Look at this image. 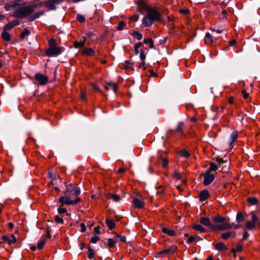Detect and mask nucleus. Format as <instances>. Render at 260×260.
<instances>
[{"instance_id": "4", "label": "nucleus", "mask_w": 260, "mask_h": 260, "mask_svg": "<svg viewBox=\"0 0 260 260\" xmlns=\"http://www.w3.org/2000/svg\"><path fill=\"white\" fill-rule=\"evenodd\" d=\"M250 215H251V220L248 221L246 222L245 225L247 229L252 230L254 228L256 222H257V225L260 226V220H258V218L255 215V213L253 211H251L250 212Z\"/></svg>"}, {"instance_id": "63", "label": "nucleus", "mask_w": 260, "mask_h": 260, "mask_svg": "<svg viewBox=\"0 0 260 260\" xmlns=\"http://www.w3.org/2000/svg\"><path fill=\"white\" fill-rule=\"evenodd\" d=\"M242 249L243 247L241 245H238L235 250L238 252H240L242 250Z\"/></svg>"}, {"instance_id": "34", "label": "nucleus", "mask_w": 260, "mask_h": 260, "mask_svg": "<svg viewBox=\"0 0 260 260\" xmlns=\"http://www.w3.org/2000/svg\"><path fill=\"white\" fill-rule=\"evenodd\" d=\"M247 201L252 205L256 204L258 202V200L256 198H249L247 199Z\"/></svg>"}, {"instance_id": "31", "label": "nucleus", "mask_w": 260, "mask_h": 260, "mask_svg": "<svg viewBox=\"0 0 260 260\" xmlns=\"http://www.w3.org/2000/svg\"><path fill=\"white\" fill-rule=\"evenodd\" d=\"M184 127V124L182 122H179L178 125L175 130L176 132L182 134L183 133V129Z\"/></svg>"}, {"instance_id": "46", "label": "nucleus", "mask_w": 260, "mask_h": 260, "mask_svg": "<svg viewBox=\"0 0 260 260\" xmlns=\"http://www.w3.org/2000/svg\"><path fill=\"white\" fill-rule=\"evenodd\" d=\"M77 20L80 22H83L85 21V17L82 15L78 14L76 17Z\"/></svg>"}, {"instance_id": "11", "label": "nucleus", "mask_w": 260, "mask_h": 260, "mask_svg": "<svg viewBox=\"0 0 260 260\" xmlns=\"http://www.w3.org/2000/svg\"><path fill=\"white\" fill-rule=\"evenodd\" d=\"M133 203L135 208L142 209L145 206V203L137 198H134Z\"/></svg>"}, {"instance_id": "47", "label": "nucleus", "mask_w": 260, "mask_h": 260, "mask_svg": "<svg viewBox=\"0 0 260 260\" xmlns=\"http://www.w3.org/2000/svg\"><path fill=\"white\" fill-rule=\"evenodd\" d=\"M169 163L168 160L166 158H163L161 159V166L163 168L166 167Z\"/></svg>"}, {"instance_id": "15", "label": "nucleus", "mask_w": 260, "mask_h": 260, "mask_svg": "<svg viewBox=\"0 0 260 260\" xmlns=\"http://www.w3.org/2000/svg\"><path fill=\"white\" fill-rule=\"evenodd\" d=\"M238 138L237 131H234L231 134L230 138V141L228 142V145L231 147L233 143H234Z\"/></svg>"}, {"instance_id": "5", "label": "nucleus", "mask_w": 260, "mask_h": 260, "mask_svg": "<svg viewBox=\"0 0 260 260\" xmlns=\"http://www.w3.org/2000/svg\"><path fill=\"white\" fill-rule=\"evenodd\" d=\"M63 51V49L60 47H49L45 50V53L48 56H57Z\"/></svg>"}, {"instance_id": "25", "label": "nucleus", "mask_w": 260, "mask_h": 260, "mask_svg": "<svg viewBox=\"0 0 260 260\" xmlns=\"http://www.w3.org/2000/svg\"><path fill=\"white\" fill-rule=\"evenodd\" d=\"M106 223L110 230H112L115 228V224L113 220L111 219H107L106 220Z\"/></svg>"}, {"instance_id": "45", "label": "nucleus", "mask_w": 260, "mask_h": 260, "mask_svg": "<svg viewBox=\"0 0 260 260\" xmlns=\"http://www.w3.org/2000/svg\"><path fill=\"white\" fill-rule=\"evenodd\" d=\"M124 25L125 22L124 21L119 22V23L118 24L117 29L119 30H122L123 29Z\"/></svg>"}, {"instance_id": "6", "label": "nucleus", "mask_w": 260, "mask_h": 260, "mask_svg": "<svg viewBox=\"0 0 260 260\" xmlns=\"http://www.w3.org/2000/svg\"><path fill=\"white\" fill-rule=\"evenodd\" d=\"M204 176L203 183L204 185H208L213 181L215 177L214 174H211L209 171H206L205 173L202 174Z\"/></svg>"}, {"instance_id": "58", "label": "nucleus", "mask_w": 260, "mask_h": 260, "mask_svg": "<svg viewBox=\"0 0 260 260\" xmlns=\"http://www.w3.org/2000/svg\"><path fill=\"white\" fill-rule=\"evenodd\" d=\"M145 62L144 60H142V62L139 65L138 68H143V70H145L146 69V67H145Z\"/></svg>"}, {"instance_id": "21", "label": "nucleus", "mask_w": 260, "mask_h": 260, "mask_svg": "<svg viewBox=\"0 0 260 260\" xmlns=\"http://www.w3.org/2000/svg\"><path fill=\"white\" fill-rule=\"evenodd\" d=\"M205 41L207 44H211L213 42V39L209 32H207L205 37Z\"/></svg>"}, {"instance_id": "22", "label": "nucleus", "mask_w": 260, "mask_h": 260, "mask_svg": "<svg viewBox=\"0 0 260 260\" xmlns=\"http://www.w3.org/2000/svg\"><path fill=\"white\" fill-rule=\"evenodd\" d=\"M225 218L219 215L213 217V220L215 223H221L225 221Z\"/></svg>"}, {"instance_id": "62", "label": "nucleus", "mask_w": 260, "mask_h": 260, "mask_svg": "<svg viewBox=\"0 0 260 260\" xmlns=\"http://www.w3.org/2000/svg\"><path fill=\"white\" fill-rule=\"evenodd\" d=\"M194 237L192 236H190L189 237V238L187 239V242L191 243V242H193L194 241Z\"/></svg>"}, {"instance_id": "41", "label": "nucleus", "mask_w": 260, "mask_h": 260, "mask_svg": "<svg viewBox=\"0 0 260 260\" xmlns=\"http://www.w3.org/2000/svg\"><path fill=\"white\" fill-rule=\"evenodd\" d=\"M110 199H112L115 202H118L120 199V197L119 196L114 194H111Z\"/></svg>"}, {"instance_id": "7", "label": "nucleus", "mask_w": 260, "mask_h": 260, "mask_svg": "<svg viewBox=\"0 0 260 260\" xmlns=\"http://www.w3.org/2000/svg\"><path fill=\"white\" fill-rule=\"evenodd\" d=\"M34 78L40 85H44L48 82V77L41 73L36 74Z\"/></svg>"}, {"instance_id": "26", "label": "nucleus", "mask_w": 260, "mask_h": 260, "mask_svg": "<svg viewBox=\"0 0 260 260\" xmlns=\"http://www.w3.org/2000/svg\"><path fill=\"white\" fill-rule=\"evenodd\" d=\"M86 39L84 38L83 41H76L74 44V47L76 48H79L83 47L85 42Z\"/></svg>"}, {"instance_id": "54", "label": "nucleus", "mask_w": 260, "mask_h": 260, "mask_svg": "<svg viewBox=\"0 0 260 260\" xmlns=\"http://www.w3.org/2000/svg\"><path fill=\"white\" fill-rule=\"evenodd\" d=\"M242 94H243V97L244 99H247L249 96V93H248L245 90H243L242 91Z\"/></svg>"}, {"instance_id": "53", "label": "nucleus", "mask_w": 260, "mask_h": 260, "mask_svg": "<svg viewBox=\"0 0 260 260\" xmlns=\"http://www.w3.org/2000/svg\"><path fill=\"white\" fill-rule=\"evenodd\" d=\"M57 211L60 214H63L67 212V210L66 208H58L57 209Z\"/></svg>"}, {"instance_id": "44", "label": "nucleus", "mask_w": 260, "mask_h": 260, "mask_svg": "<svg viewBox=\"0 0 260 260\" xmlns=\"http://www.w3.org/2000/svg\"><path fill=\"white\" fill-rule=\"evenodd\" d=\"M209 226L211 230L214 231H216L219 230V225H215L210 223V225H209Z\"/></svg>"}, {"instance_id": "9", "label": "nucleus", "mask_w": 260, "mask_h": 260, "mask_svg": "<svg viewBox=\"0 0 260 260\" xmlns=\"http://www.w3.org/2000/svg\"><path fill=\"white\" fill-rule=\"evenodd\" d=\"M105 89L107 91L112 90L115 93L118 90V85L116 83L109 82L104 85Z\"/></svg>"}, {"instance_id": "29", "label": "nucleus", "mask_w": 260, "mask_h": 260, "mask_svg": "<svg viewBox=\"0 0 260 260\" xmlns=\"http://www.w3.org/2000/svg\"><path fill=\"white\" fill-rule=\"evenodd\" d=\"M231 236H232L233 237H235V232H228L225 233H223L221 235V237L224 239H227L229 237H230Z\"/></svg>"}, {"instance_id": "33", "label": "nucleus", "mask_w": 260, "mask_h": 260, "mask_svg": "<svg viewBox=\"0 0 260 260\" xmlns=\"http://www.w3.org/2000/svg\"><path fill=\"white\" fill-rule=\"evenodd\" d=\"M236 220L238 223L242 222L244 220V217L242 213H238L236 216Z\"/></svg>"}, {"instance_id": "19", "label": "nucleus", "mask_w": 260, "mask_h": 260, "mask_svg": "<svg viewBox=\"0 0 260 260\" xmlns=\"http://www.w3.org/2000/svg\"><path fill=\"white\" fill-rule=\"evenodd\" d=\"M192 228L200 233H205L206 232V229L199 224H194Z\"/></svg>"}, {"instance_id": "20", "label": "nucleus", "mask_w": 260, "mask_h": 260, "mask_svg": "<svg viewBox=\"0 0 260 260\" xmlns=\"http://www.w3.org/2000/svg\"><path fill=\"white\" fill-rule=\"evenodd\" d=\"M199 222L205 225V226H209L210 225V220L209 218L207 217H202L200 218Z\"/></svg>"}, {"instance_id": "3", "label": "nucleus", "mask_w": 260, "mask_h": 260, "mask_svg": "<svg viewBox=\"0 0 260 260\" xmlns=\"http://www.w3.org/2000/svg\"><path fill=\"white\" fill-rule=\"evenodd\" d=\"M35 7L36 6L34 5L21 7L16 10L12 16L18 18L25 17L34 11Z\"/></svg>"}, {"instance_id": "32", "label": "nucleus", "mask_w": 260, "mask_h": 260, "mask_svg": "<svg viewBox=\"0 0 260 260\" xmlns=\"http://www.w3.org/2000/svg\"><path fill=\"white\" fill-rule=\"evenodd\" d=\"M88 254L87 255V257L90 259H92L94 256V249L92 248L91 247H88Z\"/></svg>"}, {"instance_id": "14", "label": "nucleus", "mask_w": 260, "mask_h": 260, "mask_svg": "<svg viewBox=\"0 0 260 260\" xmlns=\"http://www.w3.org/2000/svg\"><path fill=\"white\" fill-rule=\"evenodd\" d=\"M44 5L48 8L49 10H54L55 7L54 5L55 2L54 0H47L44 2Z\"/></svg>"}, {"instance_id": "23", "label": "nucleus", "mask_w": 260, "mask_h": 260, "mask_svg": "<svg viewBox=\"0 0 260 260\" xmlns=\"http://www.w3.org/2000/svg\"><path fill=\"white\" fill-rule=\"evenodd\" d=\"M162 232L171 236H174L176 235V232L174 231L168 229L166 228H163L162 229Z\"/></svg>"}, {"instance_id": "39", "label": "nucleus", "mask_w": 260, "mask_h": 260, "mask_svg": "<svg viewBox=\"0 0 260 260\" xmlns=\"http://www.w3.org/2000/svg\"><path fill=\"white\" fill-rule=\"evenodd\" d=\"M116 242L117 241L114 240L113 239L109 238L108 239V242L107 245L109 246V247L112 248V247H114L115 244L116 243Z\"/></svg>"}, {"instance_id": "64", "label": "nucleus", "mask_w": 260, "mask_h": 260, "mask_svg": "<svg viewBox=\"0 0 260 260\" xmlns=\"http://www.w3.org/2000/svg\"><path fill=\"white\" fill-rule=\"evenodd\" d=\"M149 72H150V75H151L152 77H157V74H156V73L155 72H154L153 70H150Z\"/></svg>"}, {"instance_id": "59", "label": "nucleus", "mask_w": 260, "mask_h": 260, "mask_svg": "<svg viewBox=\"0 0 260 260\" xmlns=\"http://www.w3.org/2000/svg\"><path fill=\"white\" fill-rule=\"evenodd\" d=\"M81 226V232H85L86 231V226L84 223H82L80 224Z\"/></svg>"}, {"instance_id": "8", "label": "nucleus", "mask_w": 260, "mask_h": 260, "mask_svg": "<svg viewBox=\"0 0 260 260\" xmlns=\"http://www.w3.org/2000/svg\"><path fill=\"white\" fill-rule=\"evenodd\" d=\"M177 249V246L175 245H173L170 248L162 250L159 251L158 254H173Z\"/></svg>"}, {"instance_id": "49", "label": "nucleus", "mask_w": 260, "mask_h": 260, "mask_svg": "<svg viewBox=\"0 0 260 260\" xmlns=\"http://www.w3.org/2000/svg\"><path fill=\"white\" fill-rule=\"evenodd\" d=\"M210 29L212 31H215V32H216L217 33H218V34L221 33L224 30V28H219V29H215V28H213L212 27L210 28Z\"/></svg>"}, {"instance_id": "52", "label": "nucleus", "mask_w": 260, "mask_h": 260, "mask_svg": "<svg viewBox=\"0 0 260 260\" xmlns=\"http://www.w3.org/2000/svg\"><path fill=\"white\" fill-rule=\"evenodd\" d=\"M139 19V15H135L129 18L130 21H137Z\"/></svg>"}, {"instance_id": "55", "label": "nucleus", "mask_w": 260, "mask_h": 260, "mask_svg": "<svg viewBox=\"0 0 260 260\" xmlns=\"http://www.w3.org/2000/svg\"><path fill=\"white\" fill-rule=\"evenodd\" d=\"M116 236L120 239L121 242H125L126 241V237L124 236L116 234Z\"/></svg>"}, {"instance_id": "37", "label": "nucleus", "mask_w": 260, "mask_h": 260, "mask_svg": "<svg viewBox=\"0 0 260 260\" xmlns=\"http://www.w3.org/2000/svg\"><path fill=\"white\" fill-rule=\"evenodd\" d=\"M133 36L138 40H141L142 39V35L137 31L133 32Z\"/></svg>"}, {"instance_id": "1", "label": "nucleus", "mask_w": 260, "mask_h": 260, "mask_svg": "<svg viewBox=\"0 0 260 260\" xmlns=\"http://www.w3.org/2000/svg\"><path fill=\"white\" fill-rule=\"evenodd\" d=\"M64 196L59 199V202L62 205H75L81 201L78 196L80 194V190L76 184H69L66 185Z\"/></svg>"}, {"instance_id": "30", "label": "nucleus", "mask_w": 260, "mask_h": 260, "mask_svg": "<svg viewBox=\"0 0 260 260\" xmlns=\"http://www.w3.org/2000/svg\"><path fill=\"white\" fill-rule=\"evenodd\" d=\"M2 37L6 41H10L11 40L10 35L7 31H4L2 34Z\"/></svg>"}, {"instance_id": "16", "label": "nucleus", "mask_w": 260, "mask_h": 260, "mask_svg": "<svg viewBox=\"0 0 260 260\" xmlns=\"http://www.w3.org/2000/svg\"><path fill=\"white\" fill-rule=\"evenodd\" d=\"M219 230L224 231L232 228V225L230 224L229 221H226L225 220L221 224L219 225Z\"/></svg>"}, {"instance_id": "48", "label": "nucleus", "mask_w": 260, "mask_h": 260, "mask_svg": "<svg viewBox=\"0 0 260 260\" xmlns=\"http://www.w3.org/2000/svg\"><path fill=\"white\" fill-rule=\"evenodd\" d=\"M140 57L142 60H144L146 58V55L145 54V50H144L143 49H142L140 50Z\"/></svg>"}, {"instance_id": "28", "label": "nucleus", "mask_w": 260, "mask_h": 260, "mask_svg": "<svg viewBox=\"0 0 260 260\" xmlns=\"http://www.w3.org/2000/svg\"><path fill=\"white\" fill-rule=\"evenodd\" d=\"M124 68L126 70H133V64L128 60L125 61L124 63Z\"/></svg>"}, {"instance_id": "36", "label": "nucleus", "mask_w": 260, "mask_h": 260, "mask_svg": "<svg viewBox=\"0 0 260 260\" xmlns=\"http://www.w3.org/2000/svg\"><path fill=\"white\" fill-rule=\"evenodd\" d=\"M145 44H148L150 48H153V41L151 39H145L144 40Z\"/></svg>"}, {"instance_id": "56", "label": "nucleus", "mask_w": 260, "mask_h": 260, "mask_svg": "<svg viewBox=\"0 0 260 260\" xmlns=\"http://www.w3.org/2000/svg\"><path fill=\"white\" fill-rule=\"evenodd\" d=\"M100 229H101V226L98 225L96 227H95L94 228V232L95 234H100L101 232H100Z\"/></svg>"}, {"instance_id": "57", "label": "nucleus", "mask_w": 260, "mask_h": 260, "mask_svg": "<svg viewBox=\"0 0 260 260\" xmlns=\"http://www.w3.org/2000/svg\"><path fill=\"white\" fill-rule=\"evenodd\" d=\"M91 85L92 87V88L94 89L95 91H98V92L101 91L100 89L95 84L92 83L91 84Z\"/></svg>"}, {"instance_id": "13", "label": "nucleus", "mask_w": 260, "mask_h": 260, "mask_svg": "<svg viewBox=\"0 0 260 260\" xmlns=\"http://www.w3.org/2000/svg\"><path fill=\"white\" fill-rule=\"evenodd\" d=\"M209 196V193L208 190H204L201 191L199 196L200 200L201 201H204L207 200Z\"/></svg>"}, {"instance_id": "17", "label": "nucleus", "mask_w": 260, "mask_h": 260, "mask_svg": "<svg viewBox=\"0 0 260 260\" xmlns=\"http://www.w3.org/2000/svg\"><path fill=\"white\" fill-rule=\"evenodd\" d=\"M215 249L218 251H225L227 247L222 242H219L215 245Z\"/></svg>"}, {"instance_id": "51", "label": "nucleus", "mask_w": 260, "mask_h": 260, "mask_svg": "<svg viewBox=\"0 0 260 260\" xmlns=\"http://www.w3.org/2000/svg\"><path fill=\"white\" fill-rule=\"evenodd\" d=\"M100 239V238L99 236L93 237L91 239V242L92 243H95L97 241H99Z\"/></svg>"}, {"instance_id": "50", "label": "nucleus", "mask_w": 260, "mask_h": 260, "mask_svg": "<svg viewBox=\"0 0 260 260\" xmlns=\"http://www.w3.org/2000/svg\"><path fill=\"white\" fill-rule=\"evenodd\" d=\"M173 177L174 178L176 179L177 180H179L181 179V175L180 173L178 172H175L173 175Z\"/></svg>"}, {"instance_id": "24", "label": "nucleus", "mask_w": 260, "mask_h": 260, "mask_svg": "<svg viewBox=\"0 0 260 260\" xmlns=\"http://www.w3.org/2000/svg\"><path fill=\"white\" fill-rule=\"evenodd\" d=\"M46 236H44L38 242L37 247L39 249H41L43 247L45 243H46Z\"/></svg>"}, {"instance_id": "18", "label": "nucleus", "mask_w": 260, "mask_h": 260, "mask_svg": "<svg viewBox=\"0 0 260 260\" xmlns=\"http://www.w3.org/2000/svg\"><path fill=\"white\" fill-rule=\"evenodd\" d=\"M19 24L18 20H14L5 25V29H10Z\"/></svg>"}, {"instance_id": "61", "label": "nucleus", "mask_w": 260, "mask_h": 260, "mask_svg": "<svg viewBox=\"0 0 260 260\" xmlns=\"http://www.w3.org/2000/svg\"><path fill=\"white\" fill-rule=\"evenodd\" d=\"M249 237V234L247 232H244L243 236V240H246Z\"/></svg>"}, {"instance_id": "2", "label": "nucleus", "mask_w": 260, "mask_h": 260, "mask_svg": "<svg viewBox=\"0 0 260 260\" xmlns=\"http://www.w3.org/2000/svg\"><path fill=\"white\" fill-rule=\"evenodd\" d=\"M162 15L156 9L151 7L143 19V24L146 27L150 26L154 22L161 21Z\"/></svg>"}, {"instance_id": "12", "label": "nucleus", "mask_w": 260, "mask_h": 260, "mask_svg": "<svg viewBox=\"0 0 260 260\" xmlns=\"http://www.w3.org/2000/svg\"><path fill=\"white\" fill-rule=\"evenodd\" d=\"M151 7L146 4L144 2H140L138 5V8L140 11H144L147 12Z\"/></svg>"}, {"instance_id": "38", "label": "nucleus", "mask_w": 260, "mask_h": 260, "mask_svg": "<svg viewBox=\"0 0 260 260\" xmlns=\"http://www.w3.org/2000/svg\"><path fill=\"white\" fill-rule=\"evenodd\" d=\"M29 34L30 31L27 28H25L23 29L20 37L21 38H24L26 36H28Z\"/></svg>"}, {"instance_id": "35", "label": "nucleus", "mask_w": 260, "mask_h": 260, "mask_svg": "<svg viewBox=\"0 0 260 260\" xmlns=\"http://www.w3.org/2000/svg\"><path fill=\"white\" fill-rule=\"evenodd\" d=\"M218 167L217 165L214 163H210V166L209 168L206 171H209V172L210 173L211 171H215L217 170Z\"/></svg>"}, {"instance_id": "60", "label": "nucleus", "mask_w": 260, "mask_h": 260, "mask_svg": "<svg viewBox=\"0 0 260 260\" xmlns=\"http://www.w3.org/2000/svg\"><path fill=\"white\" fill-rule=\"evenodd\" d=\"M180 13L184 14H187L189 13V10L187 9H181L180 10Z\"/></svg>"}, {"instance_id": "27", "label": "nucleus", "mask_w": 260, "mask_h": 260, "mask_svg": "<svg viewBox=\"0 0 260 260\" xmlns=\"http://www.w3.org/2000/svg\"><path fill=\"white\" fill-rule=\"evenodd\" d=\"M83 53L91 56L94 54V51L91 48H85L83 50Z\"/></svg>"}, {"instance_id": "43", "label": "nucleus", "mask_w": 260, "mask_h": 260, "mask_svg": "<svg viewBox=\"0 0 260 260\" xmlns=\"http://www.w3.org/2000/svg\"><path fill=\"white\" fill-rule=\"evenodd\" d=\"M54 220L57 223L62 224L63 223V220L62 218L58 216H55L54 217Z\"/></svg>"}, {"instance_id": "10", "label": "nucleus", "mask_w": 260, "mask_h": 260, "mask_svg": "<svg viewBox=\"0 0 260 260\" xmlns=\"http://www.w3.org/2000/svg\"><path fill=\"white\" fill-rule=\"evenodd\" d=\"M2 239L4 242L7 243L9 245L14 243L16 241V238L14 235H11L10 236L5 235L3 236Z\"/></svg>"}, {"instance_id": "42", "label": "nucleus", "mask_w": 260, "mask_h": 260, "mask_svg": "<svg viewBox=\"0 0 260 260\" xmlns=\"http://www.w3.org/2000/svg\"><path fill=\"white\" fill-rule=\"evenodd\" d=\"M49 47H53L56 46V41L54 39H51L48 41Z\"/></svg>"}, {"instance_id": "40", "label": "nucleus", "mask_w": 260, "mask_h": 260, "mask_svg": "<svg viewBox=\"0 0 260 260\" xmlns=\"http://www.w3.org/2000/svg\"><path fill=\"white\" fill-rule=\"evenodd\" d=\"M180 155L182 157L188 158L190 154L185 149L182 150L180 153Z\"/></svg>"}]
</instances>
